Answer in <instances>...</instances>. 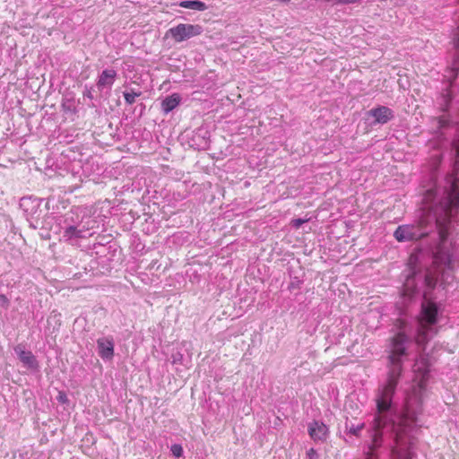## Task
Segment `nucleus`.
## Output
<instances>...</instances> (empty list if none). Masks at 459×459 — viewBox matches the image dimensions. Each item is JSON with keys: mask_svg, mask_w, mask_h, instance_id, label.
<instances>
[{"mask_svg": "<svg viewBox=\"0 0 459 459\" xmlns=\"http://www.w3.org/2000/svg\"><path fill=\"white\" fill-rule=\"evenodd\" d=\"M141 95V92H124V98L127 104L132 105L135 102V98L139 97Z\"/></svg>", "mask_w": 459, "mask_h": 459, "instance_id": "15", "label": "nucleus"}, {"mask_svg": "<svg viewBox=\"0 0 459 459\" xmlns=\"http://www.w3.org/2000/svg\"><path fill=\"white\" fill-rule=\"evenodd\" d=\"M308 434L314 441L325 440L328 434V428L319 421H313L308 425Z\"/></svg>", "mask_w": 459, "mask_h": 459, "instance_id": "6", "label": "nucleus"}, {"mask_svg": "<svg viewBox=\"0 0 459 459\" xmlns=\"http://www.w3.org/2000/svg\"><path fill=\"white\" fill-rule=\"evenodd\" d=\"M409 340L408 335L403 332H398L390 339L387 381L377 399V415L373 421V429L375 431L373 442L376 446L381 438V429L385 425V418L382 413L385 412L390 408L392 398L403 370L402 357L407 355L406 344L409 342Z\"/></svg>", "mask_w": 459, "mask_h": 459, "instance_id": "1", "label": "nucleus"}, {"mask_svg": "<svg viewBox=\"0 0 459 459\" xmlns=\"http://www.w3.org/2000/svg\"><path fill=\"white\" fill-rule=\"evenodd\" d=\"M170 450L176 457H181L183 455V447L181 445H172Z\"/></svg>", "mask_w": 459, "mask_h": 459, "instance_id": "17", "label": "nucleus"}, {"mask_svg": "<svg viewBox=\"0 0 459 459\" xmlns=\"http://www.w3.org/2000/svg\"><path fill=\"white\" fill-rule=\"evenodd\" d=\"M307 455H308L309 459H313V457L316 455V450L314 448H310L307 451Z\"/></svg>", "mask_w": 459, "mask_h": 459, "instance_id": "22", "label": "nucleus"}, {"mask_svg": "<svg viewBox=\"0 0 459 459\" xmlns=\"http://www.w3.org/2000/svg\"><path fill=\"white\" fill-rule=\"evenodd\" d=\"M453 44L455 45V48H459V26L454 31Z\"/></svg>", "mask_w": 459, "mask_h": 459, "instance_id": "20", "label": "nucleus"}, {"mask_svg": "<svg viewBox=\"0 0 459 459\" xmlns=\"http://www.w3.org/2000/svg\"><path fill=\"white\" fill-rule=\"evenodd\" d=\"M450 181L448 198L442 207L443 213L437 215L436 219L441 242H445L449 235V223L453 209L459 207V179L452 175Z\"/></svg>", "mask_w": 459, "mask_h": 459, "instance_id": "2", "label": "nucleus"}, {"mask_svg": "<svg viewBox=\"0 0 459 459\" xmlns=\"http://www.w3.org/2000/svg\"><path fill=\"white\" fill-rule=\"evenodd\" d=\"M56 400L61 403H68V397L66 394L63 391H60L56 396Z\"/></svg>", "mask_w": 459, "mask_h": 459, "instance_id": "19", "label": "nucleus"}, {"mask_svg": "<svg viewBox=\"0 0 459 459\" xmlns=\"http://www.w3.org/2000/svg\"><path fill=\"white\" fill-rule=\"evenodd\" d=\"M437 321V307L432 301L424 302L421 305V312L419 316V330L416 337L418 344H426L429 342L428 333Z\"/></svg>", "mask_w": 459, "mask_h": 459, "instance_id": "3", "label": "nucleus"}, {"mask_svg": "<svg viewBox=\"0 0 459 459\" xmlns=\"http://www.w3.org/2000/svg\"><path fill=\"white\" fill-rule=\"evenodd\" d=\"M369 114L375 118V122L379 124H385L394 117L393 111L385 106L372 108Z\"/></svg>", "mask_w": 459, "mask_h": 459, "instance_id": "7", "label": "nucleus"}, {"mask_svg": "<svg viewBox=\"0 0 459 459\" xmlns=\"http://www.w3.org/2000/svg\"><path fill=\"white\" fill-rule=\"evenodd\" d=\"M367 459H369V458H367Z\"/></svg>", "mask_w": 459, "mask_h": 459, "instance_id": "24", "label": "nucleus"}, {"mask_svg": "<svg viewBox=\"0 0 459 459\" xmlns=\"http://www.w3.org/2000/svg\"><path fill=\"white\" fill-rule=\"evenodd\" d=\"M117 77V72L113 69L104 70L99 76L97 87L99 90H103L106 87H110Z\"/></svg>", "mask_w": 459, "mask_h": 459, "instance_id": "10", "label": "nucleus"}, {"mask_svg": "<svg viewBox=\"0 0 459 459\" xmlns=\"http://www.w3.org/2000/svg\"><path fill=\"white\" fill-rule=\"evenodd\" d=\"M0 305L6 307L9 306V299L4 294H0Z\"/></svg>", "mask_w": 459, "mask_h": 459, "instance_id": "21", "label": "nucleus"}, {"mask_svg": "<svg viewBox=\"0 0 459 459\" xmlns=\"http://www.w3.org/2000/svg\"><path fill=\"white\" fill-rule=\"evenodd\" d=\"M99 354L103 359H111L114 355V343L112 339H99L97 341Z\"/></svg>", "mask_w": 459, "mask_h": 459, "instance_id": "9", "label": "nucleus"}, {"mask_svg": "<svg viewBox=\"0 0 459 459\" xmlns=\"http://www.w3.org/2000/svg\"><path fill=\"white\" fill-rule=\"evenodd\" d=\"M203 32V28L198 24L180 23L170 28L168 33L176 42H182L192 37L199 36Z\"/></svg>", "mask_w": 459, "mask_h": 459, "instance_id": "4", "label": "nucleus"}, {"mask_svg": "<svg viewBox=\"0 0 459 459\" xmlns=\"http://www.w3.org/2000/svg\"><path fill=\"white\" fill-rule=\"evenodd\" d=\"M82 231L77 230L76 227L74 226H70L68 227L65 230V234L64 236L68 238H71L73 237H76V238H81L82 235H81Z\"/></svg>", "mask_w": 459, "mask_h": 459, "instance_id": "14", "label": "nucleus"}, {"mask_svg": "<svg viewBox=\"0 0 459 459\" xmlns=\"http://www.w3.org/2000/svg\"><path fill=\"white\" fill-rule=\"evenodd\" d=\"M362 428H363V425H361L359 428H358V429H354L352 432H353L354 434H357V432H358L359 430H360Z\"/></svg>", "mask_w": 459, "mask_h": 459, "instance_id": "23", "label": "nucleus"}, {"mask_svg": "<svg viewBox=\"0 0 459 459\" xmlns=\"http://www.w3.org/2000/svg\"><path fill=\"white\" fill-rule=\"evenodd\" d=\"M452 146L455 152L454 171L455 173H458L459 172V136L457 138L454 139V141L452 143Z\"/></svg>", "mask_w": 459, "mask_h": 459, "instance_id": "13", "label": "nucleus"}, {"mask_svg": "<svg viewBox=\"0 0 459 459\" xmlns=\"http://www.w3.org/2000/svg\"><path fill=\"white\" fill-rule=\"evenodd\" d=\"M15 352L17 353L20 360L27 367L34 368H37L38 363L34 357V355L31 353V351H25L24 347L22 345H17L14 348Z\"/></svg>", "mask_w": 459, "mask_h": 459, "instance_id": "8", "label": "nucleus"}, {"mask_svg": "<svg viewBox=\"0 0 459 459\" xmlns=\"http://www.w3.org/2000/svg\"><path fill=\"white\" fill-rule=\"evenodd\" d=\"M178 5L183 8L192 9L196 11H204L207 9V5L205 3L200 0H193V1H181Z\"/></svg>", "mask_w": 459, "mask_h": 459, "instance_id": "12", "label": "nucleus"}, {"mask_svg": "<svg viewBox=\"0 0 459 459\" xmlns=\"http://www.w3.org/2000/svg\"><path fill=\"white\" fill-rule=\"evenodd\" d=\"M181 101V97L178 93H173L166 97L161 102V108L165 114L176 108Z\"/></svg>", "mask_w": 459, "mask_h": 459, "instance_id": "11", "label": "nucleus"}, {"mask_svg": "<svg viewBox=\"0 0 459 459\" xmlns=\"http://www.w3.org/2000/svg\"><path fill=\"white\" fill-rule=\"evenodd\" d=\"M437 122V128L441 129L448 126L449 118L446 116H441L434 119Z\"/></svg>", "mask_w": 459, "mask_h": 459, "instance_id": "16", "label": "nucleus"}, {"mask_svg": "<svg viewBox=\"0 0 459 459\" xmlns=\"http://www.w3.org/2000/svg\"><path fill=\"white\" fill-rule=\"evenodd\" d=\"M308 221V219H293L290 224L295 228L299 229L302 224Z\"/></svg>", "mask_w": 459, "mask_h": 459, "instance_id": "18", "label": "nucleus"}, {"mask_svg": "<svg viewBox=\"0 0 459 459\" xmlns=\"http://www.w3.org/2000/svg\"><path fill=\"white\" fill-rule=\"evenodd\" d=\"M394 238L399 241L418 240L428 235L420 231V225H402L394 231Z\"/></svg>", "mask_w": 459, "mask_h": 459, "instance_id": "5", "label": "nucleus"}]
</instances>
